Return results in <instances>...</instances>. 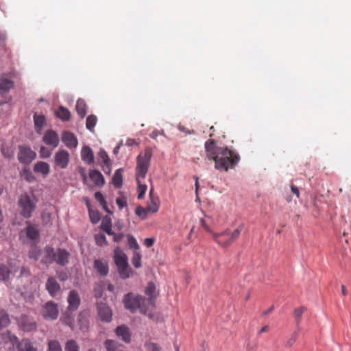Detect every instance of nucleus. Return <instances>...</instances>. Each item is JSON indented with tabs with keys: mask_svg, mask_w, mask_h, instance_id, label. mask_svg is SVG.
I'll return each mask as SVG.
<instances>
[{
	"mask_svg": "<svg viewBox=\"0 0 351 351\" xmlns=\"http://www.w3.org/2000/svg\"><path fill=\"white\" fill-rule=\"evenodd\" d=\"M135 213L137 216L141 217L143 219H145L147 217V213L149 212L147 210V207L144 208L142 206H138L136 208Z\"/></svg>",
	"mask_w": 351,
	"mask_h": 351,
	"instance_id": "nucleus-42",
	"label": "nucleus"
},
{
	"mask_svg": "<svg viewBox=\"0 0 351 351\" xmlns=\"http://www.w3.org/2000/svg\"><path fill=\"white\" fill-rule=\"evenodd\" d=\"M43 141L46 145L53 149L58 146L60 139L56 132L48 130L43 136Z\"/></svg>",
	"mask_w": 351,
	"mask_h": 351,
	"instance_id": "nucleus-10",
	"label": "nucleus"
},
{
	"mask_svg": "<svg viewBox=\"0 0 351 351\" xmlns=\"http://www.w3.org/2000/svg\"><path fill=\"white\" fill-rule=\"evenodd\" d=\"M43 315L47 319H57L58 315L57 305L53 302H47L43 307Z\"/></svg>",
	"mask_w": 351,
	"mask_h": 351,
	"instance_id": "nucleus-13",
	"label": "nucleus"
},
{
	"mask_svg": "<svg viewBox=\"0 0 351 351\" xmlns=\"http://www.w3.org/2000/svg\"><path fill=\"white\" fill-rule=\"evenodd\" d=\"M14 87V82L7 78L2 79L0 82V93L3 94L8 93Z\"/></svg>",
	"mask_w": 351,
	"mask_h": 351,
	"instance_id": "nucleus-25",
	"label": "nucleus"
},
{
	"mask_svg": "<svg viewBox=\"0 0 351 351\" xmlns=\"http://www.w3.org/2000/svg\"><path fill=\"white\" fill-rule=\"evenodd\" d=\"M81 157L83 161L90 165L93 162L94 155L92 149L88 146H84L81 152Z\"/></svg>",
	"mask_w": 351,
	"mask_h": 351,
	"instance_id": "nucleus-21",
	"label": "nucleus"
},
{
	"mask_svg": "<svg viewBox=\"0 0 351 351\" xmlns=\"http://www.w3.org/2000/svg\"><path fill=\"white\" fill-rule=\"evenodd\" d=\"M152 152L149 149H145L144 153H141L136 159L137 165L136 167V180L145 179L152 158Z\"/></svg>",
	"mask_w": 351,
	"mask_h": 351,
	"instance_id": "nucleus-6",
	"label": "nucleus"
},
{
	"mask_svg": "<svg viewBox=\"0 0 351 351\" xmlns=\"http://www.w3.org/2000/svg\"><path fill=\"white\" fill-rule=\"evenodd\" d=\"M113 258L121 278L126 279L132 276L133 271L129 266L128 256L120 247L114 249Z\"/></svg>",
	"mask_w": 351,
	"mask_h": 351,
	"instance_id": "nucleus-4",
	"label": "nucleus"
},
{
	"mask_svg": "<svg viewBox=\"0 0 351 351\" xmlns=\"http://www.w3.org/2000/svg\"><path fill=\"white\" fill-rule=\"evenodd\" d=\"M56 113L57 117L64 121H69L71 118L69 110L63 106H60Z\"/></svg>",
	"mask_w": 351,
	"mask_h": 351,
	"instance_id": "nucleus-30",
	"label": "nucleus"
},
{
	"mask_svg": "<svg viewBox=\"0 0 351 351\" xmlns=\"http://www.w3.org/2000/svg\"><path fill=\"white\" fill-rule=\"evenodd\" d=\"M97 118L95 115H93V114H91V115H89L87 119H86V128L90 131V132H93L94 131V128L97 123Z\"/></svg>",
	"mask_w": 351,
	"mask_h": 351,
	"instance_id": "nucleus-31",
	"label": "nucleus"
},
{
	"mask_svg": "<svg viewBox=\"0 0 351 351\" xmlns=\"http://www.w3.org/2000/svg\"><path fill=\"white\" fill-rule=\"evenodd\" d=\"M34 170L35 172L40 173L44 176H47L50 171V167L48 163L39 161L34 165Z\"/></svg>",
	"mask_w": 351,
	"mask_h": 351,
	"instance_id": "nucleus-23",
	"label": "nucleus"
},
{
	"mask_svg": "<svg viewBox=\"0 0 351 351\" xmlns=\"http://www.w3.org/2000/svg\"><path fill=\"white\" fill-rule=\"evenodd\" d=\"M291 190L293 194L296 195L297 197H300V191L297 186L294 185H291Z\"/></svg>",
	"mask_w": 351,
	"mask_h": 351,
	"instance_id": "nucleus-57",
	"label": "nucleus"
},
{
	"mask_svg": "<svg viewBox=\"0 0 351 351\" xmlns=\"http://www.w3.org/2000/svg\"><path fill=\"white\" fill-rule=\"evenodd\" d=\"M89 216L93 223H97L100 220L99 213L96 210H90Z\"/></svg>",
	"mask_w": 351,
	"mask_h": 351,
	"instance_id": "nucleus-47",
	"label": "nucleus"
},
{
	"mask_svg": "<svg viewBox=\"0 0 351 351\" xmlns=\"http://www.w3.org/2000/svg\"><path fill=\"white\" fill-rule=\"evenodd\" d=\"M132 263L136 268H140L141 267V255L136 251L133 252Z\"/></svg>",
	"mask_w": 351,
	"mask_h": 351,
	"instance_id": "nucleus-37",
	"label": "nucleus"
},
{
	"mask_svg": "<svg viewBox=\"0 0 351 351\" xmlns=\"http://www.w3.org/2000/svg\"><path fill=\"white\" fill-rule=\"evenodd\" d=\"M112 227L111 221L108 218L104 219L101 224V228L105 231L107 229H110V228Z\"/></svg>",
	"mask_w": 351,
	"mask_h": 351,
	"instance_id": "nucleus-51",
	"label": "nucleus"
},
{
	"mask_svg": "<svg viewBox=\"0 0 351 351\" xmlns=\"http://www.w3.org/2000/svg\"><path fill=\"white\" fill-rule=\"evenodd\" d=\"M112 184L117 188L121 187L123 184L122 169H117L112 177Z\"/></svg>",
	"mask_w": 351,
	"mask_h": 351,
	"instance_id": "nucleus-29",
	"label": "nucleus"
},
{
	"mask_svg": "<svg viewBox=\"0 0 351 351\" xmlns=\"http://www.w3.org/2000/svg\"><path fill=\"white\" fill-rule=\"evenodd\" d=\"M269 326H267H267H263V328L259 330V332H258V335H261V334H262V333H263V332H268V331H269Z\"/></svg>",
	"mask_w": 351,
	"mask_h": 351,
	"instance_id": "nucleus-59",
	"label": "nucleus"
},
{
	"mask_svg": "<svg viewBox=\"0 0 351 351\" xmlns=\"http://www.w3.org/2000/svg\"><path fill=\"white\" fill-rule=\"evenodd\" d=\"M96 243L98 245L103 246L107 244L106 236L104 234H96L95 237Z\"/></svg>",
	"mask_w": 351,
	"mask_h": 351,
	"instance_id": "nucleus-46",
	"label": "nucleus"
},
{
	"mask_svg": "<svg viewBox=\"0 0 351 351\" xmlns=\"http://www.w3.org/2000/svg\"><path fill=\"white\" fill-rule=\"evenodd\" d=\"M67 301L69 303L68 308L69 311H75L80 304V298L77 292L72 290L69 292Z\"/></svg>",
	"mask_w": 351,
	"mask_h": 351,
	"instance_id": "nucleus-18",
	"label": "nucleus"
},
{
	"mask_svg": "<svg viewBox=\"0 0 351 351\" xmlns=\"http://www.w3.org/2000/svg\"><path fill=\"white\" fill-rule=\"evenodd\" d=\"M21 176L24 179H25L29 182H31L35 180L34 175L29 169H25L22 171Z\"/></svg>",
	"mask_w": 351,
	"mask_h": 351,
	"instance_id": "nucleus-44",
	"label": "nucleus"
},
{
	"mask_svg": "<svg viewBox=\"0 0 351 351\" xmlns=\"http://www.w3.org/2000/svg\"><path fill=\"white\" fill-rule=\"evenodd\" d=\"M305 310H306V308L302 306V307L298 308L295 309V311H294L293 314H294V317L296 319V323H297L298 326H299V324H300L302 315Z\"/></svg>",
	"mask_w": 351,
	"mask_h": 351,
	"instance_id": "nucleus-40",
	"label": "nucleus"
},
{
	"mask_svg": "<svg viewBox=\"0 0 351 351\" xmlns=\"http://www.w3.org/2000/svg\"><path fill=\"white\" fill-rule=\"evenodd\" d=\"M36 154L29 147L21 145L19 147L18 159L20 162L29 164L36 158Z\"/></svg>",
	"mask_w": 351,
	"mask_h": 351,
	"instance_id": "nucleus-9",
	"label": "nucleus"
},
{
	"mask_svg": "<svg viewBox=\"0 0 351 351\" xmlns=\"http://www.w3.org/2000/svg\"><path fill=\"white\" fill-rule=\"evenodd\" d=\"M84 202H85V204H86V206L88 208V211H90V210H92L91 209V204H90V202L89 199L86 197V198L84 199Z\"/></svg>",
	"mask_w": 351,
	"mask_h": 351,
	"instance_id": "nucleus-61",
	"label": "nucleus"
},
{
	"mask_svg": "<svg viewBox=\"0 0 351 351\" xmlns=\"http://www.w3.org/2000/svg\"><path fill=\"white\" fill-rule=\"evenodd\" d=\"M116 203L119 209H121V210L123 209L124 207H125L127 206L126 197L124 196L117 197L116 199Z\"/></svg>",
	"mask_w": 351,
	"mask_h": 351,
	"instance_id": "nucleus-49",
	"label": "nucleus"
},
{
	"mask_svg": "<svg viewBox=\"0 0 351 351\" xmlns=\"http://www.w3.org/2000/svg\"><path fill=\"white\" fill-rule=\"evenodd\" d=\"M11 271L5 265L0 266V281L5 280Z\"/></svg>",
	"mask_w": 351,
	"mask_h": 351,
	"instance_id": "nucleus-41",
	"label": "nucleus"
},
{
	"mask_svg": "<svg viewBox=\"0 0 351 351\" xmlns=\"http://www.w3.org/2000/svg\"><path fill=\"white\" fill-rule=\"evenodd\" d=\"M29 271L28 269H27L25 267H22L21 269V274L20 276H29Z\"/></svg>",
	"mask_w": 351,
	"mask_h": 351,
	"instance_id": "nucleus-58",
	"label": "nucleus"
},
{
	"mask_svg": "<svg viewBox=\"0 0 351 351\" xmlns=\"http://www.w3.org/2000/svg\"><path fill=\"white\" fill-rule=\"evenodd\" d=\"M95 296L96 298H100L102 295V289L101 286L98 285L97 288L94 290Z\"/></svg>",
	"mask_w": 351,
	"mask_h": 351,
	"instance_id": "nucleus-55",
	"label": "nucleus"
},
{
	"mask_svg": "<svg viewBox=\"0 0 351 351\" xmlns=\"http://www.w3.org/2000/svg\"><path fill=\"white\" fill-rule=\"evenodd\" d=\"M69 160L70 155L65 149H60L55 154V164L61 169H66L69 165Z\"/></svg>",
	"mask_w": 351,
	"mask_h": 351,
	"instance_id": "nucleus-11",
	"label": "nucleus"
},
{
	"mask_svg": "<svg viewBox=\"0 0 351 351\" xmlns=\"http://www.w3.org/2000/svg\"><path fill=\"white\" fill-rule=\"evenodd\" d=\"M47 351H62L60 342L57 340H49Z\"/></svg>",
	"mask_w": 351,
	"mask_h": 351,
	"instance_id": "nucleus-32",
	"label": "nucleus"
},
{
	"mask_svg": "<svg viewBox=\"0 0 351 351\" xmlns=\"http://www.w3.org/2000/svg\"><path fill=\"white\" fill-rule=\"evenodd\" d=\"M154 239L152 238H147L144 240V244L147 247H150L154 245Z\"/></svg>",
	"mask_w": 351,
	"mask_h": 351,
	"instance_id": "nucleus-54",
	"label": "nucleus"
},
{
	"mask_svg": "<svg viewBox=\"0 0 351 351\" xmlns=\"http://www.w3.org/2000/svg\"><path fill=\"white\" fill-rule=\"evenodd\" d=\"M62 141L69 149L76 148L78 145L76 136L69 131H65L62 133Z\"/></svg>",
	"mask_w": 351,
	"mask_h": 351,
	"instance_id": "nucleus-15",
	"label": "nucleus"
},
{
	"mask_svg": "<svg viewBox=\"0 0 351 351\" xmlns=\"http://www.w3.org/2000/svg\"><path fill=\"white\" fill-rule=\"evenodd\" d=\"M38 199L33 193L22 194L19 199V206L21 215L25 218H29L36 207Z\"/></svg>",
	"mask_w": 351,
	"mask_h": 351,
	"instance_id": "nucleus-5",
	"label": "nucleus"
},
{
	"mask_svg": "<svg viewBox=\"0 0 351 351\" xmlns=\"http://www.w3.org/2000/svg\"><path fill=\"white\" fill-rule=\"evenodd\" d=\"M6 336L13 346H16L18 351H37V348L27 339H22L19 342L17 337L12 335L10 332H7Z\"/></svg>",
	"mask_w": 351,
	"mask_h": 351,
	"instance_id": "nucleus-8",
	"label": "nucleus"
},
{
	"mask_svg": "<svg viewBox=\"0 0 351 351\" xmlns=\"http://www.w3.org/2000/svg\"><path fill=\"white\" fill-rule=\"evenodd\" d=\"M19 325L21 329L26 332H30L36 329V322L31 317L23 315L19 319Z\"/></svg>",
	"mask_w": 351,
	"mask_h": 351,
	"instance_id": "nucleus-14",
	"label": "nucleus"
},
{
	"mask_svg": "<svg viewBox=\"0 0 351 351\" xmlns=\"http://www.w3.org/2000/svg\"><path fill=\"white\" fill-rule=\"evenodd\" d=\"M104 344L107 351H123L122 346L115 341L108 339Z\"/></svg>",
	"mask_w": 351,
	"mask_h": 351,
	"instance_id": "nucleus-28",
	"label": "nucleus"
},
{
	"mask_svg": "<svg viewBox=\"0 0 351 351\" xmlns=\"http://www.w3.org/2000/svg\"><path fill=\"white\" fill-rule=\"evenodd\" d=\"M143 180V179H140L139 180H136V182L138 183V199H139L143 198L144 195L147 190V186L145 184H143L141 183Z\"/></svg>",
	"mask_w": 351,
	"mask_h": 351,
	"instance_id": "nucleus-38",
	"label": "nucleus"
},
{
	"mask_svg": "<svg viewBox=\"0 0 351 351\" xmlns=\"http://www.w3.org/2000/svg\"><path fill=\"white\" fill-rule=\"evenodd\" d=\"M40 256V249L36 245H33L31 247V249L29 252V257L32 259L37 261L39 258Z\"/></svg>",
	"mask_w": 351,
	"mask_h": 351,
	"instance_id": "nucleus-34",
	"label": "nucleus"
},
{
	"mask_svg": "<svg viewBox=\"0 0 351 351\" xmlns=\"http://www.w3.org/2000/svg\"><path fill=\"white\" fill-rule=\"evenodd\" d=\"M95 197L101 206L106 204V201L101 192H96L95 193Z\"/></svg>",
	"mask_w": 351,
	"mask_h": 351,
	"instance_id": "nucleus-52",
	"label": "nucleus"
},
{
	"mask_svg": "<svg viewBox=\"0 0 351 351\" xmlns=\"http://www.w3.org/2000/svg\"><path fill=\"white\" fill-rule=\"evenodd\" d=\"M128 243L130 248H133L135 250H138L139 248V245L136 239L132 235L128 236Z\"/></svg>",
	"mask_w": 351,
	"mask_h": 351,
	"instance_id": "nucleus-48",
	"label": "nucleus"
},
{
	"mask_svg": "<svg viewBox=\"0 0 351 351\" xmlns=\"http://www.w3.org/2000/svg\"><path fill=\"white\" fill-rule=\"evenodd\" d=\"M147 207L149 213H156L160 207V201L158 197H152V199H149Z\"/></svg>",
	"mask_w": 351,
	"mask_h": 351,
	"instance_id": "nucleus-27",
	"label": "nucleus"
},
{
	"mask_svg": "<svg viewBox=\"0 0 351 351\" xmlns=\"http://www.w3.org/2000/svg\"><path fill=\"white\" fill-rule=\"evenodd\" d=\"M89 176L94 184L98 186H102L105 184L104 178L99 171H90L89 173Z\"/></svg>",
	"mask_w": 351,
	"mask_h": 351,
	"instance_id": "nucleus-22",
	"label": "nucleus"
},
{
	"mask_svg": "<svg viewBox=\"0 0 351 351\" xmlns=\"http://www.w3.org/2000/svg\"><path fill=\"white\" fill-rule=\"evenodd\" d=\"M123 237H124L123 234H117L114 233V234L113 235V241L114 242H119L121 241V239L123 238Z\"/></svg>",
	"mask_w": 351,
	"mask_h": 351,
	"instance_id": "nucleus-56",
	"label": "nucleus"
},
{
	"mask_svg": "<svg viewBox=\"0 0 351 351\" xmlns=\"http://www.w3.org/2000/svg\"><path fill=\"white\" fill-rule=\"evenodd\" d=\"M34 121L35 127L38 128L39 130H40L45 124V118L43 115L35 114L34 116Z\"/></svg>",
	"mask_w": 351,
	"mask_h": 351,
	"instance_id": "nucleus-36",
	"label": "nucleus"
},
{
	"mask_svg": "<svg viewBox=\"0 0 351 351\" xmlns=\"http://www.w3.org/2000/svg\"><path fill=\"white\" fill-rule=\"evenodd\" d=\"M341 293H342V295H344V296L346 295L348 292H347L346 286L343 285H341Z\"/></svg>",
	"mask_w": 351,
	"mask_h": 351,
	"instance_id": "nucleus-62",
	"label": "nucleus"
},
{
	"mask_svg": "<svg viewBox=\"0 0 351 351\" xmlns=\"http://www.w3.org/2000/svg\"><path fill=\"white\" fill-rule=\"evenodd\" d=\"M145 346L147 351H162V348L153 342L146 343Z\"/></svg>",
	"mask_w": 351,
	"mask_h": 351,
	"instance_id": "nucleus-43",
	"label": "nucleus"
},
{
	"mask_svg": "<svg viewBox=\"0 0 351 351\" xmlns=\"http://www.w3.org/2000/svg\"><path fill=\"white\" fill-rule=\"evenodd\" d=\"M298 334V332L295 331L291 336V338L287 341L288 346H291L296 341Z\"/></svg>",
	"mask_w": 351,
	"mask_h": 351,
	"instance_id": "nucleus-53",
	"label": "nucleus"
},
{
	"mask_svg": "<svg viewBox=\"0 0 351 351\" xmlns=\"http://www.w3.org/2000/svg\"><path fill=\"white\" fill-rule=\"evenodd\" d=\"M46 289L52 297H56L60 291V286L53 277H50L47 279Z\"/></svg>",
	"mask_w": 351,
	"mask_h": 351,
	"instance_id": "nucleus-16",
	"label": "nucleus"
},
{
	"mask_svg": "<svg viewBox=\"0 0 351 351\" xmlns=\"http://www.w3.org/2000/svg\"><path fill=\"white\" fill-rule=\"evenodd\" d=\"M156 287L153 282H149L145 289V293L149 296V298H152L154 301L153 295L155 292Z\"/></svg>",
	"mask_w": 351,
	"mask_h": 351,
	"instance_id": "nucleus-45",
	"label": "nucleus"
},
{
	"mask_svg": "<svg viewBox=\"0 0 351 351\" xmlns=\"http://www.w3.org/2000/svg\"><path fill=\"white\" fill-rule=\"evenodd\" d=\"M240 160L239 155L235 152L223 147L221 149L215 158V168L219 171H227L234 168Z\"/></svg>",
	"mask_w": 351,
	"mask_h": 351,
	"instance_id": "nucleus-2",
	"label": "nucleus"
},
{
	"mask_svg": "<svg viewBox=\"0 0 351 351\" xmlns=\"http://www.w3.org/2000/svg\"><path fill=\"white\" fill-rule=\"evenodd\" d=\"M51 148L49 149L48 147H46L45 146H41L39 152L40 157L42 158H48L51 155Z\"/></svg>",
	"mask_w": 351,
	"mask_h": 351,
	"instance_id": "nucleus-39",
	"label": "nucleus"
},
{
	"mask_svg": "<svg viewBox=\"0 0 351 351\" xmlns=\"http://www.w3.org/2000/svg\"><path fill=\"white\" fill-rule=\"evenodd\" d=\"M87 106L84 100L79 99L76 102L75 109L81 118H84L86 114Z\"/></svg>",
	"mask_w": 351,
	"mask_h": 351,
	"instance_id": "nucleus-26",
	"label": "nucleus"
},
{
	"mask_svg": "<svg viewBox=\"0 0 351 351\" xmlns=\"http://www.w3.org/2000/svg\"><path fill=\"white\" fill-rule=\"evenodd\" d=\"M101 206L108 213H109V214L112 213V212L108 208L107 202H106V204H104V206Z\"/></svg>",
	"mask_w": 351,
	"mask_h": 351,
	"instance_id": "nucleus-63",
	"label": "nucleus"
},
{
	"mask_svg": "<svg viewBox=\"0 0 351 351\" xmlns=\"http://www.w3.org/2000/svg\"><path fill=\"white\" fill-rule=\"evenodd\" d=\"M45 255L42 259V262L45 265L56 263L60 266H65L69 263L70 258V253L62 248L54 249L51 247L47 246L45 248Z\"/></svg>",
	"mask_w": 351,
	"mask_h": 351,
	"instance_id": "nucleus-3",
	"label": "nucleus"
},
{
	"mask_svg": "<svg viewBox=\"0 0 351 351\" xmlns=\"http://www.w3.org/2000/svg\"><path fill=\"white\" fill-rule=\"evenodd\" d=\"M242 229V226H240L232 232L227 230L221 233H213V239L219 245L226 247L239 238Z\"/></svg>",
	"mask_w": 351,
	"mask_h": 351,
	"instance_id": "nucleus-7",
	"label": "nucleus"
},
{
	"mask_svg": "<svg viewBox=\"0 0 351 351\" xmlns=\"http://www.w3.org/2000/svg\"><path fill=\"white\" fill-rule=\"evenodd\" d=\"M10 324L8 315L4 311H0V330L7 327Z\"/></svg>",
	"mask_w": 351,
	"mask_h": 351,
	"instance_id": "nucleus-33",
	"label": "nucleus"
},
{
	"mask_svg": "<svg viewBox=\"0 0 351 351\" xmlns=\"http://www.w3.org/2000/svg\"><path fill=\"white\" fill-rule=\"evenodd\" d=\"M159 134H160V133L158 131H157V130H154V131H153V132L150 134V137H151L152 138H156V137H157Z\"/></svg>",
	"mask_w": 351,
	"mask_h": 351,
	"instance_id": "nucleus-60",
	"label": "nucleus"
},
{
	"mask_svg": "<svg viewBox=\"0 0 351 351\" xmlns=\"http://www.w3.org/2000/svg\"><path fill=\"white\" fill-rule=\"evenodd\" d=\"M206 156L209 160H214L222 147L217 146L215 140L209 139L204 144Z\"/></svg>",
	"mask_w": 351,
	"mask_h": 351,
	"instance_id": "nucleus-12",
	"label": "nucleus"
},
{
	"mask_svg": "<svg viewBox=\"0 0 351 351\" xmlns=\"http://www.w3.org/2000/svg\"><path fill=\"white\" fill-rule=\"evenodd\" d=\"M27 226L26 228L27 237L33 241H36L39 238V232L35 226L31 225L27 222Z\"/></svg>",
	"mask_w": 351,
	"mask_h": 351,
	"instance_id": "nucleus-24",
	"label": "nucleus"
},
{
	"mask_svg": "<svg viewBox=\"0 0 351 351\" xmlns=\"http://www.w3.org/2000/svg\"><path fill=\"white\" fill-rule=\"evenodd\" d=\"M125 307L131 312L139 310L141 313L151 317V311L154 307V302L152 298H145L139 295H134L130 293L125 295L123 299Z\"/></svg>",
	"mask_w": 351,
	"mask_h": 351,
	"instance_id": "nucleus-1",
	"label": "nucleus"
},
{
	"mask_svg": "<svg viewBox=\"0 0 351 351\" xmlns=\"http://www.w3.org/2000/svg\"><path fill=\"white\" fill-rule=\"evenodd\" d=\"M59 278L64 281L66 279H67L68 276H67V274H59Z\"/></svg>",
	"mask_w": 351,
	"mask_h": 351,
	"instance_id": "nucleus-64",
	"label": "nucleus"
},
{
	"mask_svg": "<svg viewBox=\"0 0 351 351\" xmlns=\"http://www.w3.org/2000/svg\"><path fill=\"white\" fill-rule=\"evenodd\" d=\"M99 156L102 160L103 162L106 165L110 164V159L107 153L104 150H100L99 152Z\"/></svg>",
	"mask_w": 351,
	"mask_h": 351,
	"instance_id": "nucleus-50",
	"label": "nucleus"
},
{
	"mask_svg": "<svg viewBox=\"0 0 351 351\" xmlns=\"http://www.w3.org/2000/svg\"><path fill=\"white\" fill-rule=\"evenodd\" d=\"M98 313L101 319L106 322H109L112 319V311L111 309L104 303L98 304Z\"/></svg>",
	"mask_w": 351,
	"mask_h": 351,
	"instance_id": "nucleus-17",
	"label": "nucleus"
},
{
	"mask_svg": "<svg viewBox=\"0 0 351 351\" xmlns=\"http://www.w3.org/2000/svg\"><path fill=\"white\" fill-rule=\"evenodd\" d=\"M116 334L118 337L121 338L124 342L128 343L131 341V333L129 328L124 326H119L116 328Z\"/></svg>",
	"mask_w": 351,
	"mask_h": 351,
	"instance_id": "nucleus-19",
	"label": "nucleus"
},
{
	"mask_svg": "<svg viewBox=\"0 0 351 351\" xmlns=\"http://www.w3.org/2000/svg\"><path fill=\"white\" fill-rule=\"evenodd\" d=\"M94 268L102 276H107L109 271L108 263L101 259H97L94 261Z\"/></svg>",
	"mask_w": 351,
	"mask_h": 351,
	"instance_id": "nucleus-20",
	"label": "nucleus"
},
{
	"mask_svg": "<svg viewBox=\"0 0 351 351\" xmlns=\"http://www.w3.org/2000/svg\"><path fill=\"white\" fill-rule=\"evenodd\" d=\"M65 351H80V347L75 340H69L64 347Z\"/></svg>",
	"mask_w": 351,
	"mask_h": 351,
	"instance_id": "nucleus-35",
	"label": "nucleus"
}]
</instances>
